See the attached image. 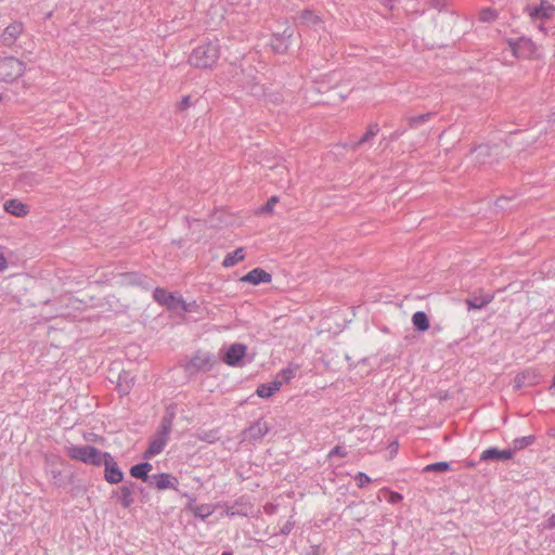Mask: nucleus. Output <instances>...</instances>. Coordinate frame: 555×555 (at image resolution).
Segmentation results:
<instances>
[{
  "mask_svg": "<svg viewBox=\"0 0 555 555\" xmlns=\"http://www.w3.org/2000/svg\"><path fill=\"white\" fill-rule=\"evenodd\" d=\"M173 416L172 412H167L163 416L155 436L151 439L147 449L143 453L144 460H150L163 452L169 440L173 425Z\"/></svg>",
  "mask_w": 555,
  "mask_h": 555,
  "instance_id": "f257e3e1",
  "label": "nucleus"
},
{
  "mask_svg": "<svg viewBox=\"0 0 555 555\" xmlns=\"http://www.w3.org/2000/svg\"><path fill=\"white\" fill-rule=\"evenodd\" d=\"M220 56L217 41H207L197 46L189 57V63L197 68H211Z\"/></svg>",
  "mask_w": 555,
  "mask_h": 555,
  "instance_id": "f03ea898",
  "label": "nucleus"
},
{
  "mask_svg": "<svg viewBox=\"0 0 555 555\" xmlns=\"http://www.w3.org/2000/svg\"><path fill=\"white\" fill-rule=\"evenodd\" d=\"M67 454L73 460L94 466L102 465L104 456V452H101L95 447L89 444L70 446L67 448Z\"/></svg>",
  "mask_w": 555,
  "mask_h": 555,
  "instance_id": "7ed1b4c3",
  "label": "nucleus"
},
{
  "mask_svg": "<svg viewBox=\"0 0 555 555\" xmlns=\"http://www.w3.org/2000/svg\"><path fill=\"white\" fill-rule=\"evenodd\" d=\"M25 70L24 64L13 57L0 59V81L10 82L23 75Z\"/></svg>",
  "mask_w": 555,
  "mask_h": 555,
  "instance_id": "20e7f679",
  "label": "nucleus"
},
{
  "mask_svg": "<svg viewBox=\"0 0 555 555\" xmlns=\"http://www.w3.org/2000/svg\"><path fill=\"white\" fill-rule=\"evenodd\" d=\"M507 44L515 57L530 59L535 55L537 47L530 38L519 37L517 39H508Z\"/></svg>",
  "mask_w": 555,
  "mask_h": 555,
  "instance_id": "39448f33",
  "label": "nucleus"
},
{
  "mask_svg": "<svg viewBox=\"0 0 555 555\" xmlns=\"http://www.w3.org/2000/svg\"><path fill=\"white\" fill-rule=\"evenodd\" d=\"M214 366V356L210 352L197 351L185 365V370L191 374L201 371H210Z\"/></svg>",
  "mask_w": 555,
  "mask_h": 555,
  "instance_id": "423d86ee",
  "label": "nucleus"
},
{
  "mask_svg": "<svg viewBox=\"0 0 555 555\" xmlns=\"http://www.w3.org/2000/svg\"><path fill=\"white\" fill-rule=\"evenodd\" d=\"M526 12L532 21H540L542 24L539 26L541 31H545L543 22L550 20L555 13V7L546 0L540 2L537 7H527Z\"/></svg>",
  "mask_w": 555,
  "mask_h": 555,
  "instance_id": "0eeeda50",
  "label": "nucleus"
},
{
  "mask_svg": "<svg viewBox=\"0 0 555 555\" xmlns=\"http://www.w3.org/2000/svg\"><path fill=\"white\" fill-rule=\"evenodd\" d=\"M153 298L156 302L172 311H178L179 306L184 305V300L180 295L168 293L160 287L154 289Z\"/></svg>",
  "mask_w": 555,
  "mask_h": 555,
  "instance_id": "6e6552de",
  "label": "nucleus"
},
{
  "mask_svg": "<svg viewBox=\"0 0 555 555\" xmlns=\"http://www.w3.org/2000/svg\"><path fill=\"white\" fill-rule=\"evenodd\" d=\"M102 464H104L105 466V480L107 482L116 485L122 480L124 474L121 469L118 467L117 462L109 453L104 452Z\"/></svg>",
  "mask_w": 555,
  "mask_h": 555,
  "instance_id": "1a4fd4ad",
  "label": "nucleus"
},
{
  "mask_svg": "<svg viewBox=\"0 0 555 555\" xmlns=\"http://www.w3.org/2000/svg\"><path fill=\"white\" fill-rule=\"evenodd\" d=\"M151 478L153 480L154 487L159 491L167 490V489H173V490L178 489L179 480L177 477H175L171 474H168V473L155 474Z\"/></svg>",
  "mask_w": 555,
  "mask_h": 555,
  "instance_id": "9d476101",
  "label": "nucleus"
},
{
  "mask_svg": "<svg viewBox=\"0 0 555 555\" xmlns=\"http://www.w3.org/2000/svg\"><path fill=\"white\" fill-rule=\"evenodd\" d=\"M514 456V451L508 449L500 450L495 447L483 450L480 454V461H507Z\"/></svg>",
  "mask_w": 555,
  "mask_h": 555,
  "instance_id": "9b49d317",
  "label": "nucleus"
},
{
  "mask_svg": "<svg viewBox=\"0 0 555 555\" xmlns=\"http://www.w3.org/2000/svg\"><path fill=\"white\" fill-rule=\"evenodd\" d=\"M246 350L245 345L233 344L228 348L223 361L230 366H237L246 354Z\"/></svg>",
  "mask_w": 555,
  "mask_h": 555,
  "instance_id": "f8f14e48",
  "label": "nucleus"
},
{
  "mask_svg": "<svg viewBox=\"0 0 555 555\" xmlns=\"http://www.w3.org/2000/svg\"><path fill=\"white\" fill-rule=\"evenodd\" d=\"M272 280V276L270 273L264 271L263 269L256 268L249 271L247 274H245L241 281L250 283L253 285H259L261 283H270Z\"/></svg>",
  "mask_w": 555,
  "mask_h": 555,
  "instance_id": "ddd939ff",
  "label": "nucleus"
},
{
  "mask_svg": "<svg viewBox=\"0 0 555 555\" xmlns=\"http://www.w3.org/2000/svg\"><path fill=\"white\" fill-rule=\"evenodd\" d=\"M3 209L8 214L20 218L25 217L29 214V207L25 203L16 198L8 199L3 205Z\"/></svg>",
  "mask_w": 555,
  "mask_h": 555,
  "instance_id": "4468645a",
  "label": "nucleus"
},
{
  "mask_svg": "<svg viewBox=\"0 0 555 555\" xmlns=\"http://www.w3.org/2000/svg\"><path fill=\"white\" fill-rule=\"evenodd\" d=\"M282 384L283 383L278 379H274L270 383L261 384L258 386L256 393L260 398L268 399L281 389Z\"/></svg>",
  "mask_w": 555,
  "mask_h": 555,
  "instance_id": "2eb2a0df",
  "label": "nucleus"
},
{
  "mask_svg": "<svg viewBox=\"0 0 555 555\" xmlns=\"http://www.w3.org/2000/svg\"><path fill=\"white\" fill-rule=\"evenodd\" d=\"M270 427L263 420H258L247 429V435L250 439L258 440L266 436Z\"/></svg>",
  "mask_w": 555,
  "mask_h": 555,
  "instance_id": "dca6fc26",
  "label": "nucleus"
},
{
  "mask_svg": "<svg viewBox=\"0 0 555 555\" xmlns=\"http://www.w3.org/2000/svg\"><path fill=\"white\" fill-rule=\"evenodd\" d=\"M23 31V25L21 23L10 24L2 33V41L7 44L13 43Z\"/></svg>",
  "mask_w": 555,
  "mask_h": 555,
  "instance_id": "f3484780",
  "label": "nucleus"
},
{
  "mask_svg": "<svg viewBox=\"0 0 555 555\" xmlns=\"http://www.w3.org/2000/svg\"><path fill=\"white\" fill-rule=\"evenodd\" d=\"M538 383V375L533 371H524L514 378V387L519 389L524 386L534 385Z\"/></svg>",
  "mask_w": 555,
  "mask_h": 555,
  "instance_id": "a211bd4d",
  "label": "nucleus"
},
{
  "mask_svg": "<svg viewBox=\"0 0 555 555\" xmlns=\"http://www.w3.org/2000/svg\"><path fill=\"white\" fill-rule=\"evenodd\" d=\"M291 37L292 34H286V31H284L283 35H273L271 39V47L273 51H275L276 53L285 52L289 46Z\"/></svg>",
  "mask_w": 555,
  "mask_h": 555,
  "instance_id": "6ab92c4d",
  "label": "nucleus"
},
{
  "mask_svg": "<svg viewBox=\"0 0 555 555\" xmlns=\"http://www.w3.org/2000/svg\"><path fill=\"white\" fill-rule=\"evenodd\" d=\"M152 464H150L149 462H143L132 466L130 468V474L134 478L146 481L149 479V473L152 470Z\"/></svg>",
  "mask_w": 555,
  "mask_h": 555,
  "instance_id": "aec40b11",
  "label": "nucleus"
},
{
  "mask_svg": "<svg viewBox=\"0 0 555 555\" xmlns=\"http://www.w3.org/2000/svg\"><path fill=\"white\" fill-rule=\"evenodd\" d=\"M299 21L301 24L310 27L318 26L322 23V18L312 10H304L300 12Z\"/></svg>",
  "mask_w": 555,
  "mask_h": 555,
  "instance_id": "412c9836",
  "label": "nucleus"
},
{
  "mask_svg": "<svg viewBox=\"0 0 555 555\" xmlns=\"http://www.w3.org/2000/svg\"><path fill=\"white\" fill-rule=\"evenodd\" d=\"M412 324L418 332H426L430 326L429 319L424 311H416L412 315Z\"/></svg>",
  "mask_w": 555,
  "mask_h": 555,
  "instance_id": "4be33fe9",
  "label": "nucleus"
},
{
  "mask_svg": "<svg viewBox=\"0 0 555 555\" xmlns=\"http://www.w3.org/2000/svg\"><path fill=\"white\" fill-rule=\"evenodd\" d=\"M133 386V378L127 372H121L118 377L117 390L121 396L128 395Z\"/></svg>",
  "mask_w": 555,
  "mask_h": 555,
  "instance_id": "5701e85b",
  "label": "nucleus"
},
{
  "mask_svg": "<svg viewBox=\"0 0 555 555\" xmlns=\"http://www.w3.org/2000/svg\"><path fill=\"white\" fill-rule=\"evenodd\" d=\"M245 259V251H244V248L242 247H238L236 248L234 251L228 254L223 261H222V266L224 268H231V267H234L236 263H238L240 261H243Z\"/></svg>",
  "mask_w": 555,
  "mask_h": 555,
  "instance_id": "b1692460",
  "label": "nucleus"
},
{
  "mask_svg": "<svg viewBox=\"0 0 555 555\" xmlns=\"http://www.w3.org/2000/svg\"><path fill=\"white\" fill-rule=\"evenodd\" d=\"M118 500H119L120 504L122 505V507L129 508L134 502L132 487L128 486V485L120 487Z\"/></svg>",
  "mask_w": 555,
  "mask_h": 555,
  "instance_id": "393cba45",
  "label": "nucleus"
},
{
  "mask_svg": "<svg viewBox=\"0 0 555 555\" xmlns=\"http://www.w3.org/2000/svg\"><path fill=\"white\" fill-rule=\"evenodd\" d=\"M493 299L492 295H483V296H475L473 298L467 299V306L469 309H482L488 304H490Z\"/></svg>",
  "mask_w": 555,
  "mask_h": 555,
  "instance_id": "a878e982",
  "label": "nucleus"
},
{
  "mask_svg": "<svg viewBox=\"0 0 555 555\" xmlns=\"http://www.w3.org/2000/svg\"><path fill=\"white\" fill-rule=\"evenodd\" d=\"M534 441H535V437L532 435L515 438L513 440L512 447L509 449L513 450L514 454H515L516 452L531 446Z\"/></svg>",
  "mask_w": 555,
  "mask_h": 555,
  "instance_id": "bb28decb",
  "label": "nucleus"
},
{
  "mask_svg": "<svg viewBox=\"0 0 555 555\" xmlns=\"http://www.w3.org/2000/svg\"><path fill=\"white\" fill-rule=\"evenodd\" d=\"M333 81V75H324L320 77L313 78V82L315 83V89L318 92H325L331 89L333 85H330Z\"/></svg>",
  "mask_w": 555,
  "mask_h": 555,
  "instance_id": "cd10ccee",
  "label": "nucleus"
},
{
  "mask_svg": "<svg viewBox=\"0 0 555 555\" xmlns=\"http://www.w3.org/2000/svg\"><path fill=\"white\" fill-rule=\"evenodd\" d=\"M379 131V126L377 124H371L366 130V132L360 138L359 141L354 143V146H359L369 142L373 139Z\"/></svg>",
  "mask_w": 555,
  "mask_h": 555,
  "instance_id": "c85d7f7f",
  "label": "nucleus"
},
{
  "mask_svg": "<svg viewBox=\"0 0 555 555\" xmlns=\"http://www.w3.org/2000/svg\"><path fill=\"white\" fill-rule=\"evenodd\" d=\"M448 470H450V463L444 461L428 464L423 468V473H443Z\"/></svg>",
  "mask_w": 555,
  "mask_h": 555,
  "instance_id": "c756f323",
  "label": "nucleus"
},
{
  "mask_svg": "<svg viewBox=\"0 0 555 555\" xmlns=\"http://www.w3.org/2000/svg\"><path fill=\"white\" fill-rule=\"evenodd\" d=\"M215 512V508L210 504H201L195 507L194 515L202 519H206Z\"/></svg>",
  "mask_w": 555,
  "mask_h": 555,
  "instance_id": "7c9ffc66",
  "label": "nucleus"
},
{
  "mask_svg": "<svg viewBox=\"0 0 555 555\" xmlns=\"http://www.w3.org/2000/svg\"><path fill=\"white\" fill-rule=\"evenodd\" d=\"M498 17V12L492 8H483L479 13V20L485 23L493 22Z\"/></svg>",
  "mask_w": 555,
  "mask_h": 555,
  "instance_id": "2f4dec72",
  "label": "nucleus"
},
{
  "mask_svg": "<svg viewBox=\"0 0 555 555\" xmlns=\"http://www.w3.org/2000/svg\"><path fill=\"white\" fill-rule=\"evenodd\" d=\"M430 114H423L418 116H412L408 118L409 126L411 128L417 127L420 124H423L428 120Z\"/></svg>",
  "mask_w": 555,
  "mask_h": 555,
  "instance_id": "473e14b6",
  "label": "nucleus"
},
{
  "mask_svg": "<svg viewBox=\"0 0 555 555\" xmlns=\"http://www.w3.org/2000/svg\"><path fill=\"white\" fill-rule=\"evenodd\" d=\"M295 375H296V369H294L292 366H287V367L281 370V372L279 373V377H281L283 379V382H285V383L293 379L295 377Z\"/></svg>",
  "mask_w": 555,
  "mask_h": 555,
  "instance_id": "72a5a7b5",
  "label": "nucleus"
},
{
  "mask_svg": "<svg viewBox=\"0 0 555 555\" xmlns=\"http://www.w3.org/2000/svg\"><path fill=\"white\" fill-rule=\"evenodd\" d=\"M359 488H364L371 482V478L364 473H358L354 477Z\"/></svg>",
  "mask_w": 555,
  "mask_h": 555,
  "instance_id": "f704fd0d",
  "label": "nucleus"
},
{
  "mask_svg": "<svg viewBox=\"0 0 555 555\" xmlns=\"http://www.w3.org/2000/svg\"><path fill=\"white\" fill-rule=\"evenodd\" d=\"M295 521L293 519H288L280 529V534L288 535L294 529Z\"/></svg>",
  "mask_w": 555,
  "mask_h": 555,
  "instance_id": "c9c22d12",
  "label": "nucleus"
},
{
  "mask_svg": "<svg viewBox=\"0 0 555 555\" xmlns=\"http://www.w3.org/2000/svg\"><path fill=\"white\" fill-rule=\"evenodd\" d=\"M278 202V197L276 196H272L267 203L266 205H263L261 208H260V211L261 212H271L273 210V207L275 205V203Z\"/></svg>",
  "mask_w": 555,
  "mask_h": 555,
  "instance_id": "e433bc0d",
  "label": "nucleus"
},
{
  "mask_svg": "<svg viewBox=\"0 0 555 555\" xmlns=\"http://www.w3.org/2000/svg\"><path fill=\"white\" fill-rule=\"evenodd\" d=\"M341 456V457H345L347 455V452L345 451L344 448L339 447V446H336L335 448H333L330 453H328V457H332V456Z\"/></svg>",
  "mask_w": 555,
  "mask_h": 555,
  "instance_id": "4c0bfd02",
  "label": "nucleus"
},
{
  "mask_svg": "<svg viewBox=\"0 0 555 555\" xmlns=\"http://www.w3.org/2000/svg\"><path fill=\"white\" fill-rule=\"evenodd\" d=\"M402 499H403V496L400 493H398V492H390V495L388 498V502L390 504H397V503L401 502Z\"/></svg>",
  "mask_w": 555,
  "mask_h": 555,
  "instance_id": "58836bf2",
  "label": "nucleus"
},
{
  "mask_svg": "<svg viewBox=\"0 0 555 555\" xmlns=\"http://www.w3.org/2000/svg\"><path fill=\"white\" fill-rule=\"evenodd\" d=\"M430 5L440 11L446 7V0H431Z\"/></svg>",
  "mask_w": 555,
  "mask_h": 555,
  "instance_id": "ea45409f",
  "label": "nucleus"
},
{
  "mask_svg": "<svg viewBox=\"0 0 555 555\" xmlns=\"http://www.w3.org/2000/svg\"><path fill=\"white\" fill-rule=\"evenodd\" d=\"M263 509H264V513L268 514V515H273L276 511V505L272 504V503H267L264 506H263Z\"/></svg>",
  "mask_w": 555,
  "mask_h": 555,
  "instance_id": "a19ab883",
  "label": "nucleus"
},
{
  "mask_svg": "<svg viewBox=\"0 0 555 555\" xmlns=\"http://www.w3.org/2000/svg\"><path fill=\"white\" fill-rule=\"evenodd\" d=\"M195 306V302L188 304L184 301L183 306H179V309L181 312H191L193 311V307Z\"/></svg>",
  "mask_w": 555,
  "mask_h": 555,
  "instance_id": "79ce46f5",
  "label": "nucleus"
},
{
  "mask_svg": "<svg viewBox=\"0 0 555 555\" xmlns=\"http://www.w3.org/2000/svg\"><path fill=\"white\" fill-rule=\"evenodd\" d=\"M8 267L7 258L4 257V254L2 249L0 248V272L5 270Z\"/></svg>",
  "mask_w": 555,
  "mask_h": 555,
  "instance_id": "37998d69",
  "label": "nucleus"
},
{
  "mask_svg": "<svg viewBox=\"0 0 555 555\" xmlns=\"http://www.w3.org/2000/svg\"><path fill=\"white\" fill-rule=\"evenodd\" d=\"M405 132V129H398L396 130L391 135L390 140H397L400 135H402Z\"/></svg>",
  "mask_w": 555,
  "mask_h": 555,
  "instance_id": "c03bdc74",
  "label": "nucleus"
},
{
  "mask_svg": "<svg viewBox=\"0 0 555 555\" xmlns=\"http://www.w3.org/2000/svg\"><path fill=\"white\" fill-rule=\"evenodd\" d=\"M305 555H320L319 546H311L310 550L305 553Z\"/></svg>",
  "mask_w": 555,
  "mask_h": 555,
  "instance_id": "a18cd8bd",
  "label": "nucleus"
},
{
  "mask_svg": "<svg viewBox=\"0 0 555 555\" xmlns=\"http://www.w3.org/2000/svg\"><path fill=\"white\" fill-rule=\"evenodd\" d=\"M227 515H228V516H231V517H234V516H236V515H244V514H243V513H240L238 511H235V509H234V507L232 506V507H229V508L227 509Z\"/></svg>",
  "mask_w": 555,
  "mask_h": 555,
  "instance_id": "49530a36",
  "label": "nucleus"
},
{
  "mask_svg": "<svg viewBox=\"0 0 555 555\" xmlns=\"http://www.w3.org/2000/svg\"><path fill=\"white\" fill-rule=\"evenodd\" d=\"M189 104H190V96H184V98L181 100V106H182V107H186Z\"/></svg>",
  "mask_w": 555,
  "mask_h": 555,
  "instance_id": "de8ad7c7",
  "label": "nucleus"
},
{
  "mask_svg": "<svg viewBox=\"0 0 555 555\" xmlns=\"http://www.w3.org/2000/svg\"><path fill=\"white\" fill-rule=\"evenodd\" d=\"M487 151H488V146H482V145H481V146H479V147L477 149V153H478V155H482V154H485Z\"/></svg>",
  "mask_w": 555,
  "mask_h": 555,
  "instance_id": "09e8293b",
  "label": "nucleus"
},
{
  "mask_svg": "<svg viewBox=\"0 0 555 555\" xmlns=\"http://www.w3.org/2000/svg\"><path fill=\"white\" fill-rule=\"evenodd\" d=\"M550 391H552V393H555V375L553 376L552 385L550 387Z\"/></svg>",
  "mask_w": 555,
  "mask_h": 555,
  "instance_id": "8fccbe9b",
  "label": "nucleus"
},
{
  "mask_svg": "<svg viewBox=\"0 0 555 555\" xmlns=\"http://www.w3.org/2000/svg\"><path fill=\"white\" fill-rule=\"evenodd\" d=\"M221 555H232V553H231V552H229V551H225V552H223Z\"/></svg>",
  "mask_w": 555,
  "mask_h": 555,
  "instance_id": "3c124183",
  "label": "nucleus"
}]
</instances>
